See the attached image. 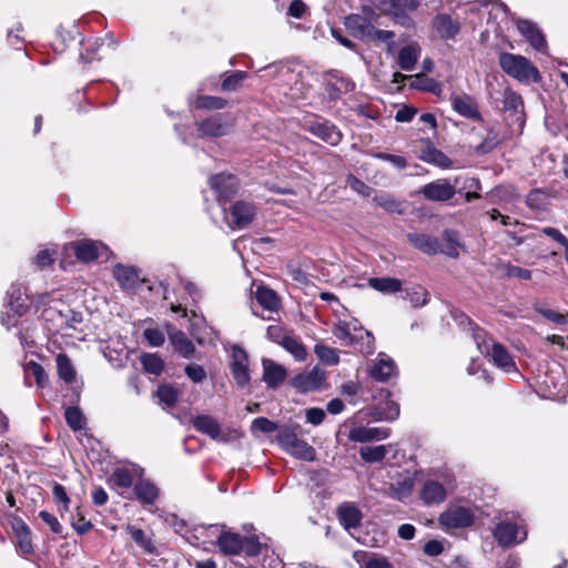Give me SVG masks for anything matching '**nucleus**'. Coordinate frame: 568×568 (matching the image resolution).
<instances>
[{
  "label": "nucleus",
  "mask_w": 568,
  "mask_h": 568,
  "mask_svg": "<svg viewBox=\"0 0 568 568\" xmlns=\"http://www.w3.org/2000/svg\"><path fill=\"white\" fill-rule=\"evenodd\" d=\"M71 246L75 256L85 263L92 262L108 253V247L103 243L92 240L77 241L71 243Z\"/></svg>",
  "instance_id": "ddd939ff"
},
{
  "label": "nucleus",
  "mask_w": 568,
  "mask_h": 568,
  "mask_svg": "<svg viewBox=\"0 0 568 568\" xmlns=\"http://www.w3.org/2000/svg\"><path fill=\"white\" fill-rule=\"evenodd\" d=\"M390 434L387 427L357 426L351 429L348 438L355 443L386 439Z\"/></svg>",
  "instance_id": "a211bd4d"
},
{
  "label": "nucleus",
  "mask_w": 568,
  "mask_h": 568,
  "mask_svg": "<svg viewBox=\"0 0 568 568\" xmlns=\"http://www.w3.org/2000/svg\"><path fill=\"white\" fill-rule=\"evenodd\" d=\"M12 529L17 538V545L20 551L24 555H29L33 552L32 539H31V530L27 526V524L17 519L12 524Z\"/></svg>",
  "instance_id": "393cba45"
},
{
  "label": "nucleus",
  "mask_w": 568,
  "mask_h": 568,
  "mask_svg": "<svg viewBox=\"0 0 568 568\" xmlns=\"http://www.w3.org/2000/svg\"><path fill=\"white\" fill-rule=\"evenodd\" d=\"M325 381L326 372L321 367L315 366L308 372L298 374L293 379V386L302 393H308L322 389Z\"/></svg>",
  "instance_id": "1a4fd4ad"
},
{
  "label": "nucleus",
  "mask_w": 568,
  "mask_h": 568,
  "mask_svg": "<svg viewBox=\"0 0 568 568\" xmlns=\"http://www.w3.org/2000/svg\"><path fill=\"white\" fill-rule=\"evenodd\" d=\"M422 0H390L393 8L395 9L394 16L396 22L404 26L410 27L412 19L403 13L405 10H415Z\"/></svg>",
  "instance_id": "72a5a7b5"
},
{
  "label": "nucleus",
  "mask_w": 568,
  "mask_h": 568,
  "mask_svg": "<svg viewBox=\"0 0 568 568\" xmlns=\"http://www.w3.org/2000/svg\"><path fill=\"white\" fill-rule=\"evenodd\" d=\"M216 542L224 555L234 556L242 551L244 539L239 534L222 531Z\"/></svg>",
  "instance_id": "4be33fe9"
},
{
  "label": "nucleus",
  "mask_w": 568,
  "mask_h": 568,
  "mask_svg": "<svg viewBox=\"0 0 568 568\" xmlns=\"http://www.w3.org/2000/svg\"><path fill=\"white\" fill-rule=\"evenodd\" d=\"M480 333L475 334V339L479 352L483 355L489 357L491 363L505 373L519 376L515 361L506 347L491 338L480 339Z\"/></svg>",
  "instance_id": "f257e3e1"
},
{
  "label": "nucleus",
  "mask_w": 568,
  "mask_h": 568,
  "mask_svg": "<svg viewBox=\"0 0 568 568\" xmlns=\"http://www.w3.org/2000/svg\"><path fill=\"white\" fill-rule=\"evenodd\" d=\"M406 297L414 307H420L428 303V292L420 285L406 288Z\"/></svg>",
  "instance_id": "a18cd8bd"
},
{
  "label": "nucleus",
  "mask_w": 568,
  "mask_h": 568,
  "mask_svg": "<svg viewBox=\"0 0 568 568\" xmlns=\"http://www.w3.org/2000/svg\"><path fill=\"white\" fill-rule=\"evenodd\" d=\"M474 520L473 509L460 505H449L438 518L439 525L445 529L466 528L471 526Z\"/></svg>",
  "instance_id": "20e7f679"
},
{
  "label": "nucleus",
  "mask_w": 568,
  "mask_h": 568,
  "mask_svg": "<svg viewBox=\"0 0 568 568\" xmlns=\"http://www.w3.org/2000/svg\"><path fill=\"white\" fill-rule=\"evenodd\" d=\"M527 532L524 528L509 521L499 523L494 529V537L503 547H510L526 539Z\"/></svg>",
  "instance_id": "6e6552de"
},
{
  "label": "nucleus",
  "mask_w": 568,
  "mask_h": 568,
  "mask_svg": "<svg viewBox=\"0 0 568 568\" xmlns=\"http://www.w3.org/2000/svg\"><path fill=\"white\" fill-rule=\"evenodd\" d=\"M415 487V479L410 475L398 477L389 486V496L399 501L408 499Z\"/></svg>",
  "instance_id": "5701e85b"
},
{
  "label": "nucleus",
  "mask_w": 568,
  "mask_h": 568,
  "mask_svg": "<svg viewBox=\"0 0 568 568\" xmlns=\"http://www.w3.org/2000/svg\"><path fill=\"white\" fill-rule=\"evenodd\" d=\"M145 341L152 347H160L165 341L164 333L158 327H148L143 332Z\"/></svg>",
  "instance_id": "bf43d9fd"
},
{
  "label": "nucleus",
  "mask_w": 568,
  "mask_h": 568,
  "mask_svg": "<svg viewBox=\"0 0 568 568\" xmlns=\"http://www.w3.org/2000/svg\"><path fill=\"white\" fill-rule=\"evenodd\" d=\"M409 79L412 80L410 81L412 88L432 92V93H436L437 91H439V84L435 80H433L424 74L410 75Z\"/></svg>",
  "instance_id": "c03bdc74"
},
{
  "label": "nucleus",
  "mask_w": 568,
  "mask_h": 568,
  "mask_svg": "<svg viewBox=\"0 0 568 568\" xmlns=\"http://www.w3.org/2000/svg\"><path fill=\"white\" fill-rule=\"evenodd\" d=\"M345 26L355 38L361 40H366L369 37V31H372V23L359 14L346 17Z\"/></svg>",
  "instance_id": "bb28decb"
},
{
  "label": "nucleus",
  "mask_w": 568,
  "mask_h": 568,
  "mask_svg": "<svg viewBox=\"0 0 568 568\" xmlns=\"http://www.w3.org/2000/svg\"><path fill=\"white\" fill-rule=\"evenodd\" d=\"M433 27L443 39H453L460 30V26L448 14H438L434 21Z\"/></svg>",
  "instance_id": "a878e982"
},
{
  "label": "nucleus",
  "mask_w": 568,
  "mask_h": 568,
  "mask_svg": "<svg viewBox=\"0 0 568 568\" xmlns=\"http://www.w3.org/2000/svg\"><path fill=\"white\" fill-rule=\"evenodd\" d=\"M54 251L48 248L41 250L34 257V263L40 268L47 267L54 262Z\"/></svg>",
  "instance_id": "774afa93"
},
{
  "label": "nucleus",
  "mask_w": 568,
  "mask_h": 568,
  "mask_svg": "<svg viewBox=\"0 0 568 568\" xmlns=\"http://www.w3.org/2000/svg\"><path fill=\"white\" fill-rule=\"evenodd\" d=\"M141 363L145 372L160 375L164 368L163 359L156 354H143Z\"/></svg>",
  "instance_id": "49530a36"
},
{
  "label": "nucleus",
  "mask_w": 568,
  "mask_h": 568,
  "mask_svg": "<svg viewBox=\"0 0 568 568\" xmlns=\"http://www.w3.org/2000/svg\"><path fill=\"white\" fill-rule=\"evenodd\" d=\"M453 108L460 115L477 120L480 118L479 112L477 110V105L473 98L469 95H455L453 98Z\"/></svg>",
  "instance_id": "7c9ffc66"
},
{
  "label": "nucleus",
  "mask_w": 568,
  "mask_h": 568,
  "mask_svg": "<svg viewBox=\"0 0 568 568\" xmlns=\"http://www.w3.org/2000/svg\"><path fill=\"white\" fill-rule=\"evenodd\" d=\"M347 185L358 194H362L364 196L371 195L372 189L354 175L347 176Z\"/></svg>",
  "instance_id": "69168bd1"
},
{
  "label": "nucleus",
  "mask_w": 568,
  "mask_h": 568,
  "mask_svg": "<svg viewBox=\"0 0 568 568\" xmlns=\"http://www.w3.org/2000/svg\"><path fill=\"white\" fill-rule=\"evenodd\" d=\"M226 105V100L219 97H201L196 101V106L209 110L223 109Z\"/></svg>",
  "instance_id": "13d9d810"
},
{
  "label": "nucleus",
  "mask_w": 568,
  "mask_h": 568,
  "mask_svg": "<svg viewBox=\"0 0 568 568\" xmlns=\"http://www.w3.org/2000/svg\"><path fill=\"white\" fill-rule=\"evenodd\" d=\"M113 275L123 288H132L138 282V274L134 268L123 265H116L113 268Z\"/></svg>",
  "instance_id": "4c0bfd02"
},
{
  "label": "nucleus",
  "mask_w": 568,
  "mask_h": 568,
  "mask_svg": "<svg viewBox=\"0 0 568 568\" xmlns=\"http://www.w3.org/2000/svg\"><path fill=\"white\" fill-rule=\"evenodd\" d=\"M337 514L341 524L347 530L359 526L363 518L361 510L356 506L348 503L341 505L338 507Z\"/></svg>",
  "instance_id": "cd10ccee"
},
{
  "label": "nucleus",
  "mask_w": 568,
  "mask_h": 568,
  "mask_svg": "<svg viewBox=\"0 0 568 568\" xmlns=\"http://www.w3.org/2000/svg\"><path fill=\"white\" fill-rule=\"evenodd\" d=\"M503 274L507 277H516L528 281L531 278V271L511 264L501 266Z\"/></svg>",
  "instance_id": "052dcab7"
},
{
  "label": "nucleus",
  "mask_w": 568,
  "mask_h": 568,
  "mask_svg": "<svg viewBox=\"0 0 568 568\" xmlns=\"http://www.w3.org/2000/svg\"><path fill=\"white\" fill-rule=\"evenodd\" d=\"M229 128L222 122L221 115H215L199 123V132L204 136H221L226 134Z\"/></svg>",
  "instance_id": "473e14b6"
},
{
  "label": "nucleus",
  "mask_w": 568,
  "mask_h": 568,
  "mask_svg": "<svg viewBox=\"0 0 568 568\" xmlns=\"http://www.w3.org/2000/svg\"><path fill=\"white\" fill-rule=\"evenodd\" d=\"M247 355L241 347H233L232 349V362L231 372L240 387H244L250 382V374L247 369Z\"/></svg>",
  "instance_id": "dca6fc26"
},
{
  "label": "nucleus",
  "mask_w": 568,
  "mask_h": 568,
  "mask_svg": "<svg viewBox=\"0 0 568 568\" xmlns=\"http://www.w3.org/2000/svg\"><path fill=\"white\" fill-rule=\"evenodd\" d=\"M368 285L383 294H394L402 291V282L394 277H372L368 280Z\"/></svg>",
  "instance_id": "e433bc0d"
},
{
  "label": "nucleus",
  "mask_w": 568,
  "mask_h": 568,
  "mask_svg": "<svg viewBox=\"0 0 568 568\" xmlns=\"http://www.w3.org/2000/svg\"><path fill=\"white\" fill-rule=\"evenodd\" d=\"M300 438L297 437V435L288 429V428H283L280 430L278 435H277V440H278V444L285 449L287 450L290 447L293 446V444H295Z\"/></svg>",
  "instance_id": "680f3d73"
},
{
  "label": "nucleus",
  "mask_w": 568,
  "mask_h": 568,
  "mask_svg": "<svg viewBox=\"0 0 568 568\" xmlns=\"http://www.w3.org/2000/svg\"><path fill=\"white\" fill-rule=\"evenodd\" d=\"M257 303L266 311L276 312L281 306V300L275 291L260 285L255 291Z\"/></svg>",
  "instance_id": "2f4dec72"
},
{
  "label": "nucleus",
  "mask_w": 568,
  "mask_h": 568,
  "mask_svg": "<svg viewBox=\"0 0 568 568\" xmlns=\"http://www.w3.org/2000/svg\"><path fill=\"white\" fill-rule=\"evenodd\" d=\"M419 159L442 169L452 166V160L444 152L436 149L430 141L423 142Z\"/></svg>",
  "instance_id": "aec40b11"
},
{
  "label": "nucleus",
  "mask_w": 568,
  "mask_h": 568,
  "mask_svg": "<svg viewBox=\"0 0 568 568\" xmlns=\"http://www.w3.org/2000/svg\"><path fill=\"white\" fill-rule=\"evenodd\" d=\"M374 201L376 202V204L378 206L385 209L388 212H392V213H395V212L400 213L402 212L400 203L389 194L384 193V194L376 195L374 197Z\"/></svg>",
  "instance_id": "6e6d98bb"
},
{
  "label": "nucleus",
  "mask_w": 568,
  "mask_h": 568,
  "mask_svg": "<svg viewBox=\"0 0 568 568\" xmlns=\"http://www.w3.org/2000/svg\"><path fill=\"white\" fill-rule=\"evenodd\" d=\"M185 374L194 383H201L206 378V372L197 364H189L185 367Z\"/></svg>",
  "instance_id": "e2e57ef3"
},
{
  "label": "nucleus",
  "mask_w": 568,
  "mask_h": 568,
  "mask_svg": "<svg viewBox=\"0 0 568 568\" xmlns=\"http://www.w3.org/2000/svg\"><path fill=\"white\" fill-rule=\"evenodd\" d=\"M246 77L245 72H236L229 77H226L222 82V89L225 91H232L235 90L240 83L244 80Z\"/></svg>",
  "instance_id": "338daca9"
},
{
  "label": "nucleus",
  "mask_w": 568,
  "mask_h": 568,
  "mask_svg": "<svg viewBox=\"0 0 568 568\" xmlns=\"http://www.w3.org/2000/svg\"><path fill=\"white\" fill-rule=\"evenodd\" d=\"M282 346L293 355L296 361H304L306 358V348L304 345L293 335L288 334L287 337L283 339Z\"/></svg>",
  "instance_id": "79ce46f5"
},
{
  "label": "nucleus",
  "mask_w": 568,
  "mask_h": 568,
  "mask_svg": "<svg viewBox=\"0 0 568 568\" xmlns=\"http://www.w3.org/2000/svg\"><path fill=\"white\" fill-rule=\"evenodd\" d=\"M23 291L20 286H12L9 292V308L16 314H22L26 308V303L23 298Z\"/></svg>",
  "instance_id": "09e8293b"
},
{
  "label": "nucleus",
  "mask_w": 568,
  "mask_h": 568,
  "mask_svg": "<svg viewBox=\"0 0 568 568\" xmlns=\"http://www.w3.org/2000/svg\"><path fill=\"white\" fill-rule=\"evenodd\" d=\"M192 425L197 432L209 436L213 440L222 443L230 440V436L222 429L219 422L211 415L201 414L194 416L192 418Z\"/></svg>",
  "instance_id": "423d86ee"
},
{
  "label": "nucleus",
  "mask_w": 568,
  "mask_h": 568,
  "mask_svg": "<svg viewBox=\"0 0 568 568\" xmlns=\"http://www.w3.org/2000/svg\"><path fill=\"white\" fill-rule=\"evenodd\" d=\"M156 395H158V397H159L161 403H163L166 406L171 407V406L175 405V403L178 400L179 393L171 385H161L158 388Z\"/></svg>",
  "instance_id": "603ef678"
},
{
  "label": "nucleus",
  "mask_w": 568,
  "mask_h": 568,
  "mask_svg": "<svg viewBox=\"0 0 568 568\" xmlns=\"http://www.w3.org/2000/svg\"><path fill=\"white\" fill-rule=\"evenodd\" d=\"M278 429L276 423L265 417H257L251 424V432L256 435L257 433L272 434Z\"/></svg>",
  "instance_id": "8fccbe9b"
},
{
  "label": "nucleus",
  "mask_w": 568,
  "mask_h": 568,
  "mask_svg": "<svg viewBox=\"0 0 568 568\" xmlns=\"http://www.w3.org/2000/svg\"><path fill=\"white\" fill-rule=\"evenodd\" d=\"M26 372L34 377L39 387H43L45 385L48 375L40 364L33 361L29 362L26 366Z\"/></svg>",
  "instance_id": "4d7b16f0"
},
{
  "label": "nucleus",
  "mask_w": 568,
  "mask_h": 568,
  "mask_svg": "<svg viewBox=\"0 0 568 568\" xmlns=\"http://www.w3.org/2000/svg\"><path fill=\"white\" fill-rule=\"evenodd\" d=\"M263 365V381L270 388L278 387L286 378V368L268 358L262 361Z\"/></svg>",
  "instance_id": "6ab92c4d"
},
{
  "label": "nucleus",
  "mask_w": 568,
  "mask_h": 568,
  "mask_svg": "<svg viewBox=\"0 0 568 568\" xmlns=\"http://www.w3.org/2000/svg\"><path fill=\"white\" fill-rule=\"evenodd\" d=\"M383 393L385 394L386 400L378 404L376 417L381 420L393 422L399 416V405L389 399L390 393L388 390H383Z\"/></svg>",
  "instance_id": "f704fd0d"
},
{
  "label": "nucleus",
  "mask_w": 568,
  "mask_h": 568,
  "mask_svg": "<svg viewBox=\"0 0 568 568\" xmlns=\"http://www.w3.org/2000/svg\"><path fill=\"white\" fill-rule=\"evenodd\" d=\"M499 64L508 75L521 82H537L540 80V74L537 68L523 55H516L507 52L501 53L499 55Z\"/></svg>",
  "instance_id": "f03ea898"
},
{
  "label": "nucleus",
  "mask_w": 568,
  "mask_h": 568,
  "mask_svg": "<svg viewBox=\"0 0 568 568\" xmlns=\"http://www.w3.org/2000/svg\"><path fill=\"white\" fill-rule=\"evenodd\" d=\"M392 447V445L365 446L359 449V455L367 463H376L384 459Z\"/></svg>",
  "instance_id": "58836bf2"
},
{
  "label": "nucleus",
  "mask_w": 568,
  "mask_h": 568,
  "mask_svg": "<svg viewBox=\"0 0 568 568\" xmlns=\"http://www.w3.org/2000/svg\"><path fill=\"white\" fill-rule=\"evenodd\" d=\"M311 132L331 145L338 144L342 139L341 132L333 124L327 122L313 123L311 125Z\"/></svg>",
  "instance_id": "c756f323"
},
{
  "label": "nucleus",
  "mask_w": 568,
  "mask_h": 568,
  "mask_svg": "<svg viewBox=\"0 0 568 568\" xmlns=\"http://www.w3.org/2000/svg\"><path fill=\"white\" fill-rule=\"evenodd\" d=\"M407 239L409 243H412L415 247L429 255L437 254L438 252L446 253L449 256L458 255L456 247L452 246L447 251H445L440 248V244L438 243L437 239L429 235L409 233L407 235Z\"/></svg>",
  "instance_id": "4468645a"
},
{
  "label": "nucleus",
  "mask_w": 568,
  "mask_h": 568,
  "mask_svg": "<svg viewBox=\"0 0 568 568\" xmlns=\"http://www.w3.org/2000/svg\"><path fill=\"white\" fill-rule=\"evenodd\" d=\"M52 494L55 501L62 504L60 511H67L69 509L70 498L64 487L60 484H55L52 488Z\"/></svg>",
  "instance_id": "0e129e2a"
},
{
  "label": "nucleus",
  "mask_w": 568,
  "mask_h": 568,
  "mask_svg": "<svg viewBox=\"0 0 568 568\" xmlns=\"http://www.w3.org/2000/svg\"><path fill=\"white\" fill-rule=\"evenodd\" d=\"M243 549L247 556L253 557L262 552L263 548L267 549L266 544L258 540L256 536L243 537Z\"/></svg>",
  "instance_id": "864d4df0"
},
{
  "label": "nucleus",
  "mask_w": 568,
  "mask_h": 568,
  "mask_svg": "<svg viewBox=\"0 0 568 568\" xmlns=\"http://www.w3.org/2000/svg\"><path fill=\"white\" fill-rule=\"evenodd\" d=\"M419 498L426 506L438 505L446 500V487L435 479H427L419 489Z\"/></svg>",
  "instance_id": "2eb2a0df"
},
{
  "label": "nucleus",
  "mask_w": 568,
  "mask_h": 568,
  "mask_svg": "<svg viewBox=\"0 0 568 568\" xmlns=\"http://www.w3.org/2000/svg\"><path fill=\"white\" fill-rule=\"evenodd\" d=\"M110 481L120 488H130L133 484V474L129 468H116L110 477Z\"/></svg>",
  "instance_id": "de8ad7c7"
},
{
  "label": "nucleus",
  "mask_w": 568,
  "mask_h": 568,
  "mask_svg": "<svg viewBox=\"0 0 568 568\" xmlns=\"http://www.w3.org/2000/svg\"><path fill=\"white\" fill-rule=\"evenodd\" d=\"M419 193L429 201L445 202L454 197L456 189L448 180L439 179L425 184Z\"/></svg>",
  "instance_id": "9b49d317"
},
{
  "label": "nucleus",
  "mask_w": 568,
  "mask_h": 568,
  "mask_svg": "<svg viewBox=\"0 0 568 568\" xmlns=\"http://www.w3.org/2000/svg\"><path fill=\"white\" fill-rule=\"evenodd\" d=\"M43 317L47 322H53L52 326L49 327L50 331L62 335H69L70 329H77V325L82 323L81 313L70 308L58 312L47 310L43 313Z\"/></svg>",
  "instance_id": "39448f33"
},
{
  "label": "nucleus",
  "mask_w": 568,
  "mask_h": 568,
  "mask_svg": "<svg viewBox=\"0 0 568 568\" xmlns=\"http://www.w3.org/2000/svg\"><path fill=\"white\" fill-rule=\"evenodd\" d=\"M55 362L60 378H62L67 383L73 382V379L75 378V371L73 368V365L71 364L70 358L65 354L60 353L58 354Z\"/></svg>",
  "instance_id": "a19ab883"
},
{
  "label": "nucleus",
  "mask_w": 568,
  "mask_h": 568,
  "mask_svg": "<svg viewBox=\"0 0 568 568\" xmlns=\"http://www.w3.org/2000/svg\"><path fill=\"white\" fill-rule=\"evenodd\" d=\"M286 452L298 459H303V460H307V462L314 460L315 456H316L315 449L311 445H308L305 440H302V439H298Z\"/></svg>",
  "instance_id": "ea45409f"
},
{
  "label": "nucleus",
  "mask_w": 568,
  "mask_h": 568,
  "mask_svg": "<svg viewBox=\"0 0 568 568\" xmlns=\"http://www.w3.org/2000/svg\"><path fill=\"white\" fill-rule=\"evenodd\" d=\"M255 214L256 209L251 202L237 201L230 207L226 221L233 227L244 229L252 223Z\"/></svg>",
  "instance_id": "9d476101"
},
{
  "label": "nucleus",
  "mask_w": 568,
  "mask_h": 568,
  "mask_svg": "<svg viewBox=\"0 0 568 568\" xmlns=\"http://www.w3.org/2000/svg\"><path fill=\"white\" fill-rule=\"evenodd\" d=\"M334 335L342 342L343 345H354L357 344L359 339H363L365 336L367 338V345L365 348L361 351L366 354H372L374 352L373 345V336L369 332L364 331L362 326L357 323L356 320L346 322L338 321L335 325Z\"/></svg>",
  "instance_id": "7ed1b4c3"
},
{
  "label": "nucleus",
  "mask_w": 568,
  "mask_h": 568,
  "mask_svg": "<svg viewBox=\"0 0 568 568\" xmlns=\"http://www.w3.org/2000/svg\"><path fill=\"white\" fill-rule=\"evenodd\" d=\"M419 55L420 47L417 43H409L400 48L397 55L398 65L405 71H412L414 70Z\"/></svg>",
  "instance_id": "c85d7f7f"
},
{
  "label": "nucleus",
  "mask_w": 568,
  "mask_h": 568,
  "mask_svg": "<svg viewBox=\"0 0 568 568\" xmlns=\"http://www.w3.org/2000/svg\"><path fill=\"white\" fill-rule=\"evenodd\" d=\"M211 189L215 192L220 204L226 202L239 190V180L232 174H216L210 179Z\"/></svg>",
  "instance_id": "0eeeda50"
},
{
  "label": "nucleus",
  "mask_w": 568,
  "mask_h": 568,
  "mask_svg": "<svg viewBox=\"0 0 568 568\" xmlns=\"http://www.w3.org/2000/svg\"><path fill=\"white\" fill-rule=\"evenodd\" d=\"M314 352L320 361L326 365H336L339 362L338 351L334 347L316 344Z\"/></svg>",
  "instance_id": "37998d69"
},
{
  "label": "nucleus",
  "mask_w": 568,
  "mask_h": 568,
  "mask_svg": "<svg viewBox=\"0 0 568 568\" xmlns=\"http://www.w3.org/2000/svg\"><path fill=\"white\" fill-rule=\"evenodd\" d=\"M124 529L143 554L151 556L160 555L158 544L152 531L148 532L139 526L131 524H128Z\"/></svg>",
  "instance_id": "f8f14e48"
},
{
  "label": "nucleus",
  "mask_w": 568,
  "mask_h": 568,
  "mask_svg": "<svg viewBox=\"0 0 568 568\" xmlns=\"http://www.w3.org/2000/svg\"><path fill=\"white\" fill-rule=\"evenodd\" d=\"M134 494L143 506H151L159 498L160 490L150 480L141 479L134 485Z\"/></svg>",
  "instance_id": "b1692460"
},
{
  "label": "nucleus",
  "mask_w": 568,
  "mask_h": 568,
  "mask_svg": "<svg viewBox=\"0 0 568 568\" xmlns=\"http://www.w3.org/2000/svg\"><path fill=\"white\" fill-rule=\"evenodd\" d=\"M517 29L520 34L529 41L532 48L538 51L544 50L546 41L544 34L535 23L529 20H518Z\"/></svg>",
  "instance_id": "412c9836"
},
{
  "label": "nucleus",
  "mask_w": 568,
  "mask_h": 568,
  "mask_svg": "<svg viewBox=\"0 0 568 568\" xmlns=\"http://www.w3.org/2000/svg\"><path fill=\"white\" fill-rule=\"evenodd\" d=\"M504 108L517 114L523 110L521 97L514 91H505L504 93Z\"/></svg>",
  "instance_id": "5fc2aeb1"
},
{
  "label": "nucleus",
  "mask_w": 568,
  "mask_h": 568,
  "mask_svg": "<svg viewBox=\"0 0 568 568\" xmlns=\"http://www.w3.org/2000/svg\"><path fill=\"white\" fill-rule=\"evenodd\" d=\"M169 338L174 349L184 357H190L195 347L187 336L181 331H169Z\"/></svg>",
  "instance_id": "c9c22d12"
},
{
  "label": "nucleus",
  "mask_w": 568,
  "mask_h": 568,
  "mask_svg": "<svg viewBox=\"0 0 568 568\" xmlns=\"http://www.w3.org/2000/svg\"><path fill=\"white\" fill-rule=\"evenodd\" d=\"M68 425L74 429H82L85 424L83 414L78 407H68L64 413Z\"/></svg>",
  "instance_id": "3c124183"
},
{
  "label": "nucleus",
  "mask_w": 568,
  "mask_h": 568,
  "mask_svg": "<svg viewBox=\"0 0 568 568\" xmlns=\"http://www.w3.org/2000/svg\"><path fill=\"white\" fill-rule=\"evenodd\" d=\"M368 373L377 382H387L397 373L395 362L384 353L378 354Z\"/></svg>",
  "instance_id": "f3484780"
}]
</instances>
